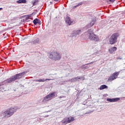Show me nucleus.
Instances as JSON below:
<instances>
[{"mask_svg": "<svg viewBox=\"0 0 125 125\" xmlns=\"http://www.w3.org/2000/svg\"><path fill=\"white\" fill-rule=\"evenodd\" d=\"M26 73H27V71H24L21 73L17 74L15 76H12L11 78H9L6 80H5L4 81V83L6 84H7V83H13L14 81H17V80H19V79H21V78H22V77H23L24 75H25Z\"/></svg>", "mask_w": 125, "mask_h": 125, "instance_id": "f257e3e1", "label": "nucleus"}, {"mask_svg": "<svg viewBox=\"0 0 125 125\" xmlns=\"http://www.w3.org/2000/svg\"><path fill=\"white\" fill-rule=\"evenodd\" d=\"M87 35L88 36V39L90 41H93V42L99 41V37H98L97 35L94 34V33H93V30L92 29H89L87 31Z\"/></svg>", "mask_w": 125, "mask_h": 125, "instance_id": "f03ea898", "label": "nucleus"}, {"mask_svg": "<svg viewBox=\"0 0 125 125\" xmlns=\"http://www.w3.org/2000/svg\"><path fill=\"white\" fill-rule=\"evenodd\" d=\"M48 57L50 59L54 60V61H59L61 59V56L56 51H53L49 54Z\"/></svg>", "mask_w": 125, "mask_h": 125, "instance_id": "7ed1b4c3", "label": "nucleus"}, {"mask_svg": "<svg viewBox=\"0 0 125 125\" xmlns=\"http://www.w3.org/2000/svg\"><path fill=\"white\" fill-rule=\"evenodd\" d=\"M17 111L16 107H11L9 110L5 111L3 113V117L4 118H9L12 116Z\"/></svg>", "mask_w": 125, "mask_h": 125, "instance_id": "20e7f679", "label": "nucleus"}, {"mask_svg": "<svg viewBox=\"0 0 125 125\" xmlns=\"http://www.w3.org/2000/svg\"><path fill=\"white\" fill-rule=\"evenodd\" d=\"M55 97H57V93L56 92H52L43 98L42 102L43 103H45L47 101H49L51 99L55 98Z\"/></svg>", "mask_w": 125, "mask_h": 125, "instance_id": "39448f33", "label": "nucleus"}, {"mask_svg": "<svg viewBox=\"0 0 125 125\" xmlns=\"http://www.w3.org/2000/svg\"><path fill=\"white\" fill-rule=\"evenodd\" d=\"M118 37H119L118 33H114L112 35V36L109 38V43L110 44H115V43L117 42L118 40Z\"/></svg>", "mask_w": 125, "mask_h": 125, "instance_id": "423d86ee", "label": "nucleus"}, {"mask_svg": "<svg viewBox=\"0 0 125 125\" xmlns=\"http://www.w3.org/2000/svg\"><path fill=\"white\" fill-rule=\"evenodd\" d=\"M119 75H120V71L113 73L112 76L108 78V82H113L114 80H116V79L118 78Z\"/></svg>", "mask_w": 125, "mask_h": 125, "instance_id": "0eeeda50", "label": "nucleus"}, {"mask_svg": "<svg viewBox=\"0 0 125 125\" xmlns=\"http://www.w3.org/2000/svg\"><path fill=\"white\" fill-rule=\"evenodd\" d=\"M82 33V30L75 29L73 30L70 34L71 38H77V36H79Z\"/></svg>", "mask_w": 125, "mask_h": 125, "instance_id": "6e6552de", "label": "nucleus"}, {"mask_svg": "<svg viewBox=\"0 0 125 125\" xmlns=\"http://www.w3.org/2000/svg\"><path fill=\"white\" fill-rule=\"evenodd\" d=\"M65 22L67 23V25H69V26H71V25H74L75 23V21L74 20H71V18L69 16H67L65 19Z\"/></svg>", "mask_w": 125, "mask_h": 125, "instance_id": "1a4fd4ad", "label": "nucleus"}, {"mask_svg": "<svg viewBox=\"0 0 125 125\" xmlns=\"http://www.w3.org/2000/svg\"><path fill=\"white\" fill-rule=\"evenodd\" d=\"M117 48L116 47H112L109 49V52L112 54L115 52V51H117Z\"/></svg>", "mask_w": 125, "mask_h": 125, "instance_id": "9d476101", "label": "nucleus"}, {"mask_svg": "<svg viewBox=\"0 0 125 125\" xmlns=\"http://www.w3.org/2000/svg\"><path fill=\"white\" fill-rule=\"evenodd\" d=\"M95 21H96V20L95 19H94V20H93L90 23H89L87 25V27L88 28H91L92 26H93V25H94L95 23Z\"/></svg>", "mask_w": 125, "mask_h": 125, "instance_id": "9b49d317", "label": "nucleus"}, {"mask_svg": "<svg viewBox=\"0 0 125 125\" xmlns=\"http://www.w3.org/2000/svg\"><path fill=\"white\" fill-rule=\"evenodd\" d=\"M78 80H81V77H77L73 78L71 79L70 82L71 83H76V82H78Z\"/></svg>", "mask_w": 125, "mask_h": 125, "instance_id": "f8f14e48", "label": "nucleus"}, {"mask_svg": "<svg viewBox=\"0 0 125 125\" xmlns=\"http://www.w3.org/2000/svg\"><path fill=\"white\" fill-rule=\"evenodd\" d=\"M46 81H51V79H45V80L42 79H36L35 80V82H39L43 83L44 82H46Z\"/></svg>", "mask_w": 125, "mask_h": 125, "instance_id": "ddd939ff", "label": "nucleus"}, {"mask_svg": "<svg viewBox=\"0 0 125 125\" xmlns=\"http://www.w3.org/2000/svg\"><path fill=\"white\" fill-rule=\"evenodd\" d=\"M66 120H67L68 124H70V123H72L75 121V118H74L73 117H69L66 118Z\"/></svg>", "mask_w": 125, "mask_h": 125, "instance_id": "4468645a", "label": "nucleus"}, {"mask_svg": "<svg viewBox=\"0 0 125 125\" xmlns=\"http://www.w3.org/2000/svg\"><path fill=\"white\" fill-rule=\"evenodd\" d=\"M33 23L34 24V25H36L37 24H38L39 25H41V21L38 19H35L33 21Z\"/></svg>", "mask_w": 125, "mask_h": 125, "instance_id": "2eb2a0df", "label": "nucleus"}, {"mask_svg": "<svg viewBox=\"0 0 125 125\" xmlns=\"http://www.w3.org/2000/svg\"><path fill=\"white\" fill-rule=\"evenodd\" d=\"M32 44H37V43H40V39L37 38L33 42H32Z\"/></svg>", "mask_w": 125, "mask_h": 125, "instance_id": "dca6fc26", "label": "nucleus"}, {"mask_svg": "<svg viewBox=\"0 0 125 125\" xmlns=\"http://www.w3.org/2000/svg\"><path fill=\"white\" fill-rule=\"evenodd\" d=\"M61 123H62V124H63V125H67V124H68L67 118H64L61 122Z\"/></svg>", "mask_w": 125, "mask_h": 125, "instance_id": "f3484780", "label": "nucleus"}, {"mask_svg": "<svg viewBox=\"0 0 125 125\" xmlns=\"http://www.w3.org/2000/svg\"><path fill=\"white\" fill-rule=\"evenodd\" d=\"M106 88H108V86H107L106 85H102L100 87V90H102L105 89Z\"/></svg>", "mask_w": 125, "mask_h": 125, "instance_id": "a211bd4d", "label": "nucleus"}, {"mask_svg": "<svg viewBox=\"0 0 125 125\" xmlns=\"http://www.w3.org/2000/svg\"><path fill=\"white\" fill-rule=\"evenodd\" d=\"M27 1L26 0H19L17 1V3H26Z\"/></svg>", "mask_w": 125, "mask_h": 125, "instance_id": "6ab92c4d", "label": "nucleus"}, {"mask_svg": "<svg viewBox=\"0 0 125 125\" xmlns=\"http://www.w3.org/2000/svg\"><path fill=\"white\" fill-rule=\"evenodd\" d=\"M94 54L92 55H99V53L101 52V51H98V50H94Z\"/></svg>", "mask_w": 125, "mask_h": 125, "instance_id": "aec40b11", "label": "nucleus"}, {"mask_svg": "<svg viewBox=\"0 0 125 125\" xmlns=\"http://www.w3.org/2000/svg\"><path fill=\"white\" fill-rule=\"evenodd\" d=\"M39 2V0H34L32 3L33 5H37V3Z\"/></svg>", "mask_w": 125, "mask_h": 125, "instance_id": "412c9836", "label": "nucleus"}, {"mask_svg": "<svg viewBox=\"0 0 125 125\" xmlns=\"http://www.w3.org/2000/svg\"><path fill=\"white\" fill-rule=\"evenodd\" d=\"M120 99V98H113L112 102H117V101H119Z\"/></svg>", "mask_w": 125, "mask_h": 125, "instance_id": "4be33fe9", "label": "nucleus"}, {"mask_svg": "<svg viewBox=\"0 0 125 125\" xmlns=\"http://www.w3.org/2000/svg\"><path fill=\"white\" fill-rule=\"evenodd\" d=\"M82 69H88L89 65H83L82 66Z\"/></svg>", "mask_w": 125, "mask_h": 125, "instance_id": "5701e85b", "label": "nucleus"}, {"mask_svg": "<svg viewBox=\"0 0 125 125\" xmlns=\"http://www.w3.org/2000/svg\"><path fill=\"white\" fill-rule=\"evenodd\" d=\"M82 4H83V2H80V3H78V5L74 6L73 7V8H76V7H78V6H80V5H82Z\"/></svg>", "mask_w": 125, "mask_h": 125, "instance_id": "b1692460", "label": "nucleus"}, {"mask_svg": "<svg viewBox=\"0 0 125 125\" xmlns=\"http://www.w3.org/2000/svg\"><path fill=\"white\" fill-rule=\"evenodd\" d=\"M92 112H93V110H89L88 111H87L85 114H90V113H92Z\"/></svg>", "mask_w": 125, "mask_h": 125, "instance_id": "393cba45", "label": "nucleus"}, {"mask_svg": "<svg viewBox=\"0 0 125 125\" xmlns=\"http://www.w3.org/2000/svg\"><path fill=\"white\" fill-rule=\"evenodd\" d=\"M106 100L107 101H109V102H113V99H109V98H107L106 99Z\"/></svg>", "mask_w": 125, "mask_h": 125, "instance_id": "a878e982", "label": "nucleus"}, {"mask_svg": "<svg viewBox=\"0 0 125 125\" xmlns=\"http://www.w3.org/2000/svg\"><path fill=\"white\" fill-rule=\"evenodd\" d=\"M30 17H31V16H27V17H26V18L25 19L26 20H29V19H30Z\"/></svg>", "mask_w": 125, "mask_h": 125, "instance_id": "bb28decb", "label": "nucleus"}, {"mask_svg": "<svg viewBox=\"0 0 125 125\" xmlns=\"http://www.w3.org/2000/svg\"><path fill=\"white\" fill-rule=\"evenodd\" d=\"M65 97V96H60L59 97V98L61 99V98H64Z\"/></svg>", "mask_w": 125, "mask_h": 125, "instance_id": "cd10ccee", "label": "nucleus"}, {"mask_svg": "<svg viewBox=\"0 0 125 125\" xmlns=\"http://www.w3.org/2000/svg\"><path fill=\"white\" fill-rule=\"evenodd\" d=\"M115 0H109V1H110L111 2H113V1H115Z\"/></svg>", "mask_w": 125, "mask_h": 125, "instance_id": "c85d7f7f", "label": "nucleus"}, {"mask_svg": "<svg viewBox=\"0 0 125 125\" xmlns=\"http://www.w3.org/2000/svg\"><path fill=\"white\" fill-rule=\"evenodd\" d=\"M1 85H3V83H0V86H1Z\"/></svg>", "mask_w": 125, "mask_h": 125, "instance_id": "c756f323", "label": "nucleus"}, {"mask_svg": "<svg viewBox=\"0 0 125 125\" xmlns=\"http://www.w3.org/2000/svg\"><path fill=\"white\" fill-rule=\"evenodd\" d=\"M116 59H117V60L122 59V58H119V57H118V58H116Z\"/></svg>", "mask_w": 125, "mask_h": 125, "instance_id": "7c9ffc66", "label": "nucleus"}, {"mask_svg": "<svg viewBox=\"0 0 125 125\" xmlns=\"http://www.w3.org/2000/svg\"><path fill=\"white\" fill-rule=\"evenodd\" d=\"M55 1H58L59 0H54Z\"/></svg>", "mask_w": 125, "mask_h": 125, "instance_id": "2f4dec72", "label": "nucleus"}, {"mask_svg": "<svg viewBox=\"0 0 125 125\" xmlns=\"http://www.w3.org/2000/svg\"><path fill=\"white\" fill-rule=\"evenodd\" d=\"M2 9V8H0V10H1Z\"/></svg>", "mask_w": 125, "mask_h": 125, "instance_id": "473e14b6", "label": "nucleus"}, {"mask_svg": "<svg viewBox=\"0 0 125 125\" xmlns=\"http://www.w3.org/2000/svg\"><path fill=\"white\" fill-rule=\"evenodd\" d=\"M94 47H95V46H94ZM94 47H92V48H94Z\"/></svg>", "mask_w": 125, "mask_h": 125, "instance_id": "72a5a7b5", "label": "nucleus"}, {"mask_svg": "<svg viewBox=\"0 0 125 125\" xmlns=\"http://www.w3.org/2000/svg\"><path fill=\"white\" fill-rule=\"evenodd\" d=\"M45 117H48V115H46V116Z\"/></svg>", "mask_w": 125, "mask_h": 125, "instance_id": "f704fd0d", "label": "nucleus"}, {"mask_svg": "<svg viewBox=\"0 0 125 125\" xmlns=\"http://www.w3.org/2000/svg\"><path fill=\"white\" fill-rule=\"evenodd\" d=\"M68 82H70V80H69Z\"/></svg>", "mask_w": 125, "mask_h": 125, "instance_id": "c9c22d12", "label": "nucleus"}]
</instances>
